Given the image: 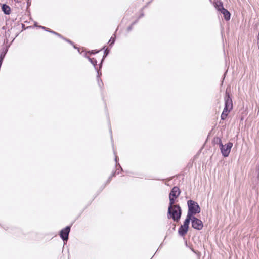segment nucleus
Returning a JSON list of instances; mask_svg holds the SVG:
<instances>
[{
	"instance_id": "obj_1",
	"label": "nucleus",
	"mask_w": 259,
	"mask_h": 259,
	"mask_svg": "<svg viewBox=\"0 0 259 259\" xmlns=\"http://www.w3.org/2000/svg\"><path fill=\"white\" fill-rule=\"evenodd\" d=\"M181 216V209L179 205L169 206L168 209V218H172L174 221L178 222Z\"/></svg>"
},
{
	"instance_id": "obj_2",
	"label": "nucleus",
	"mask_w": 259,
	"mask_h": 259,
	"mask_svg": "<svg viewBox=\"0 0 259 259\" xmlns=\"http://www.w3.org/2000/svg\"><path fill=\"white\" fill-rule=\"evenodd\" d=\"M225 108L223 110V111L221 115V119L222 120H225L227 117L229 113L231 111V110L233 108V104L232 99L229 96L228 93H226V96L225 99Z\"/></svg>"
},
{
	"instance_id": "obj_3",
	"label": "nucleus",
	"mask_w": 259,
	"mask_h": 259,
	"mask_svg": "<svg viewBox=\"0 0 259 259\" xmlns=\"http://www.w3.org/2000/svg\"><path fill=\"white\" fill-rule=\"evenodd\" d=\"M188 211L187 217L192 219L193 214L199 213L200 212V208L198 203L193 200H189L187 202Z\"/></svg>"
},
{
	"instance_id": "obj_4",
	"label": "nucleus",
	"mask_w": 259,
	"mask_h": 259,
	"mask_svg": "<svg viewBox=\"0 0 259 259\" xmlns=\"http://www.w3.org/2000/svg\"><path fill=\"white\" fill-rule=\"evenodd\" d=\"M219 145L222 155L224 157L228 156L233 146V144L231 142H229L225 145H223L222 143L220 142Z\"/></svg>"
},
{
	"instance_id": "obj_5",
	"label": "nucleus",
	"mask_w": 259,
	"mask_h": 259,
	"mask_svg": "<svg viewBox=\"0 0 259 259\" xmlns=\"http://www.w3.org/2000/svg\"><path fill=\"white\" fill-rule=\"evenodd\" d=\"M190 220V219H189L188 217H186V219H185L184 222V224L183 225H181V226L179 229L178 232L180 235L184 236L187 233L188 230L189 224Z\"/></svg>"
},
{
	"instance_id": "obj_6",
	"label": "nucleus",
	"mask_w": 259,
	"mask_h": 259,
	"mask_svg": "<svg viewBox=\"0 0 259 259\" xmlns=\"http://www.w3.org/2000/svg\"><path fill=\"white\" fill-rule=\"evenodd\" d=\"M191 220L192 221V227L194 229L198 230L202 229L203 225L202 222L200 220L195 217H192V219H191Z\"/></svg>"
},
{
	"instance_id": "obj_7",
	"label": "nucleus",
	"mask_w": 259,
	"mask_h": 259,
	"mask_svg": "<svg viewBox=\"0 0 259 259\" xmlns=\"http://www.w3.org/2000/svg\"><path fill=\"white\" fill-rule=\"evenodd\" d=\"M70 230L69 226L66 227L60 232V236L64 241H67L68 238V234Z\"/></svg>"
},
{
	"instance_id": "obj_8",
	"label": "nucleus",
	"mask_w": 259,
	"mask_h": 259,
	"mask_svg": "<svg viewBox=\"0 0 259 259\" xmlns=\"http://www.w3.org/2000/svg\"><path fill=\"white\" fill-rule=\"evenodd\" d=\"M180 194V191L178 187H174L171 190L169 196L178 198Z\"/></svg>"
},
{
	"instance_id": "obj_9",
	"label": "nucleus",
	"mask_w": 259,
	"mask_h": 259,
	"mask_svg": "<svg viewBox=\"0 0 259 259\" xmlns=\"http://www.w3.org/2000/svg\"><path fill=\"white\" fill-rule=\"evenodd\" d=\"M220 12L224 15V17L226 20L228 21V20H230V13L227 10H226V9L224 8V9H223L222 11H221Z\"/></svg>"
},
{
	"instance_id": "obj_10",
	"label": "nucleus",
	"mask_w": 259,
	"mask_h": 259,
	"mask_svg": "<svg viewBox=\"0 0 259 259\" xmlns=\"http://www.w3.org/2000/svg\"><path fill=\"white\" fill-rule=\"evenodd\" d=\"M214 6L219 11H222L224 9L222 2L219 1L215 2Z\"/></svg>"
},
{
	"instance_id": "obj_11",
	"label": "nucleus",
	"mask_w": 259,
	"mask_h": 259,
	"mask_svg": "<svg viewBox=\"0 0 259 259\" xmlns=\"http://www.w3.org/2000/svg\"><path fill=\"white\" fill-rule=\"evenodd\" d=\"M3 11L6 14H9L10 13L11 9L9 6L6 4H3L2 7Z\"/></svg>"
},
{
	"instance_id": "obj_12",
	"label": "nucleus",
	"mask_w": 259,
	"mask_h": 259,
	"mask_svg": "<svg viewBox=\"0 0 259 259\" xmlns=\"http://www.w3.org/2000/svg\"><path fill=\"white\" fill-rule=\"evenodd\" d=\"M177 198L169 196V206H174L175 205L174 204L176 203V200Z\"/></svg>"
},
{
	"instance_id": "obj_13",
	"label": "nucleus",
	"mask_w": 259,
	"mask_h": 259,
	"mask_svg": "<svg viewBox=\"0 0 259 259\" xmlns=\"http://www.w3.org/2000/svg\"><path fill=\"white\" fill-rule=\"evenodd\" d=\"M4 58V55H3L1 54L0 56V66H1L2 65Z\"/></svg>"
},
{
	"instance_id": "obj_14",
	"label": "nucleus",
	"mask_w": 259,
	"mask_h": 259,
	"mask_svg": "<svg viewBox=\"0 0 259 259\" xmlns=\"http://www.w3.org/2000/svg\"><path fill=\"white\" fill-rule=\"evenodd\" d=\"M114 41H115L114 38L113 37H111L110 38V39L109 40V42L110 43V44L111 45L114 42Z\"/></svg>"
},
{
	"instance_id": "obj_15",
	"label": "nucleus",
	"mask_w": 259,
	"mask_h": 259,
	"mask_svg": "<svg viewBox=\"0 0 259 259\" xmlns=\"http://www.w3.org/2000/svg\"><path fill=\"white\" fill-rule=\"evenodd\" d=\"M90 62L92 64H93L94 66L95 65V64L96 63V61H95V62L93 61V59L89 58V59Z\"/></svg>"
},
{
	"instance_id": "obj_16",
	"label": "nucleus",
	"mask_w": 259,
	"mask_h": 259,
	"mask_svg": "<svg viewBox=\"0 0 259 259\" xmlns=\"http://www.w3.org/2000/svg\"><path fill=\"white\" fill-rule=\"evenodd\" d=\"M52 33H55V34H57V33H56L55 32H52Z\"/></svg>"
},
{
	"instance_id": "obj_17",
	"label": "nucleus",
	"mask_w": 259,
	"mask_h": 259,
	"mask_svg": "<svg viewBox=\"0 0 259 259\" xmlns=\"http://www.w3.org/2000/svg\"><path fill=\"white\" fill-rule=\"evenodd\" d=\"M42 28L43 29H45V27H42Z\"/></svg>"
}]
</instances>
